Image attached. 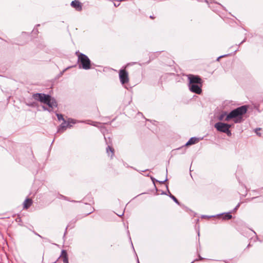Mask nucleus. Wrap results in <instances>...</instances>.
I'll use <instances>...</instances> for the list:
<instances>
[{
  "label": "nucleus",
  "mask_w": 263,
  "mask_h": 263,
  "mask_svg": "<svg viewBox=\"0 0 263 263\" xmlns=\"http://www.w3.org/2000/svg\"><path fill=\"white\" fill-rule=\"evenodd\" d=\"M247 109L248 107L247 106H241L233 110L228 115L226 112L222 113L220 115L219 119L222 120L224 117L226 116L224 119L226 121H229L231 119H235L234 122L235 123H240L242 120V116L247 112Z\"/></svg>",
  "instance_id": "f257e3e1"
},
{
  "label": "nucleus",
  "mask_w": 263,
  "mask_h": 263,
  "mask_svg": "<svg viewBox=\"0 0 263 263\" xmlns=\"http://www.w3.org/2000/svg\"><path fill=\"white\" fill-rule=\"evenodd\" d=\"M32 200L30 198L26 199L23 203V208L25 209H28L32 204Z\"/></svg>",
  "instance_id": "f8f14e48"
},
{
  "label": "nucleus",
  "mask_w": 263,
  "mask_h": 263,
  "mask_svg": "<svg viewBox=\"0 0 263 263\" xmlns=\"http://www.w3.org/2000/svg\"><path fill=\"white\" fill-rule=\"evenodd\" d=\"M255 132H256V133L257 134V135H259V136H260V135H261V134H260V133H259L258 130H255Z\"/></svg>",
  "instance_id": "a211bd4d"
},
{
  "label": "nucleus",
  "mask_w": 263,
  "mask_h": 263,
  "mask_svg": "<svg viewBox=\"0 0 263 263\" xmlns=\"http://www.w3.org/2000/svg\"><path fill=\"white\" fill-rule=\"evenodd\" d=\"M260 130V128H256V130Z\"/></svg>",
  "instance_id": "4be33fe9"
},
{
  "label": "nucleus",
  "mask_w": 263,
  "mask_h": 263,
  "mask_svg": "<svg viewBox=\"0 0 263 263\" xmlns=\"http://www.w3.org/2000/svg\"><path fill=\"white\" fill-rule=\"evenodd\" d=\"M165 181H166V180H164V181H159V182H160V183H162H162H163Z\"/></svg>",
  "instance_id": "6ab92c4d"
},
{
  "label": "nucleus",
  "mask_w": 263,
  "mask_h": 263,
  "mask_svg": "<svg viewBox=\"0 0 263 263\" xmlns=\"http://www.w3.org/2000/svg\"><path fill=\"white\" fill-rule=\"evenodd\" d=\"M43 109H44V110H46V109H46V108L45 107H44V106H43Z\"/></svg>",
  "instance_id": "5701e85b"
},
{
  "label": "nucleus",
  "mask_w": 263,
  "mask_h": 263,
  "mask_svg": "<svg viewBox=\"0 0 263 263\" xmlns=\"http://www.w3.org/2000/svg\"><path fill=\"white\" fill-rule=\"evenodd\" d=\"M223 57V56H220L217 58V60H219V59Z\"/></svg>",
  "instance_id": "aec40b11"
},
{
  "label": "nucleus",
  "mask_w": 263,
  "mask_h": 263,
  "mask_svg": "<svg viewBox=\"0 0 263 263\" xmlns=\"http://www.w3.org/2000/svg\"><path fill=\"white\" fill-rule=\"evenodd\" d=\"M32 97L34 100L47 105L49 107L51 108V110L58 106V104L55 100L49 95L36 93H34Z\"/></svg>",
  "instance_id": "f03ea898"
},
{
  "label": "nucleus",
  "mask_w": 263,
  "mask_h": 263,
  "mask_svg": "<svg viewBox=\"0 0 263 263\" xmlns=\"http://www.w3.org/2000/svg\"><path fill=\"white\" fill-rule=\"evenodd\" d=\"M225 133L227 134V135L228 136H230L231 135V132L230 130V128H228V129L227 130V131Z\"/></svg>",
  "instance_id": "f3484780"
},
{
  "label": "nucleus",
  "mask_w": 263,
  "mask_h": 263,
  "mask_svg": "<svg viewBox=\"0 0 263 263\" xmlns=\"http://www.w3.org/2000/svg\"><path fill=\"white\" fill-rule=\"evenodd\" d=\"M108 145L106 148V153L108 154V156H110L111 158H112L114 156L115 154V149L114 148L111 146V142L110 141L109 143H107Z\"/></svg>",
  "instance_id": "1a4fd4ad"
},
{
  "label": "nucleus",
  "mask_w": 263,
  "mask_h": 263,
  "mask_svg": "<svg viewBox=\"0 0 263 263\" xmlns=\"http://www.w3.org/2000/svg\"><path fill=\"white\" fill-rule=\"evenodd\" d=\"M76 54L78 56V62L81 63L82 68L86 70L90 69L91 62L88 57L79 52H77Z\"/></svg>",
  "instance_id": "7ed1b4c3"
},
{
  "label": "nucleus",
  "mask_w": 263,
  "mask_h": 263,
  "mask_svg": "<svg viewBox=\"0 0 263 263\" xmlns=\"http://www.w3.org/2000/svg\"><path fill=\"white\" fill-rule=\"evenodd\" d=\"M170 197L176 203H177L178 204H179L180 203L179 202V201L177 200V199L173 195H172L171 194H170Z\"/></svg>",
  "instance_id": "2eb2a0df"
},
{
  "label": "nucleus",
  "mask_w": 263,
  "mask_h": 263,
  "mask_svg": "<svg viewBox=\"0 0 263 263\" xmlns=\"http://www.w3.org/2000/svg\"><path fill=\"white\" fill-rule=\"evenodd\" d=\"M232 217V215L230 213H227L223 216V219L224 220L231 219Z\"/></svg>",
  "instance_id": "4468645a"
},
{
  "label": "nucleus",
  "mask_w": 263,
  "mask_h": 263,
  "mask_svg": "<svg viewBox=\"0 0 263 263\" xmlns=\"http://www.w3.org/2000/svg\"><path fill=\"white\" fill-rule=\"evenodd\" d=\"M214 127L218 131L226 133L228 128H230L231 127V125L222 122H218L214 125Z\"/></svg>",
  "instance_id": "39448f33"
},
{
  "label": "nucleus",
  "mask_w": 263,
  "mask_h": 263,
  "mask_svg": "<svg viewBox=\"0 0 263 263\" xmlns=\"http://www.w3.org/2000/svg\"><path fill=\"white\" fill-rule=\"evenodd\" d=\"M71 6L77 10H80L82 8L81 3L77 1H72Z\"/></svg>",
  "instance_id": "9d476101"
},
{
  "label": "nucleus",
  "mask_w": 263,
  "mask_h": 263,
  "mask_svg": "<svg viewBox=\"0 0 263 263\" xmlns=\"http://www.w3.org/2000/svg\"><path fill=\"white\" fill-rule=\"evenodd\" d=\"M119 77L120 81L122 84H126L129 82V79L128 73L125 69L119 70Z\"/></svg>",
  "instance_id": "20e7f679"
},
{
  "label": "nucleus",
  "mask_w": 263,
  "mask_h": 263,
  "mask_svg": "<svg viewBox=\"0 0 263 263\" xmlns=\"http://www.w3.org/2000/svg\"><path fill=\"white\" fill-rule=\"evenodd\" d=\"M202 84H189L190 90L193 92L199 95L202 92Z\"/></svg>",
  "instance_id": "0eeeda50"
},
{
  "label": "nucleus",
  "mask_w": 263,
  "mask_h": 263,
  "mask_svg": "<svg viewBox=\"0 0 263 263\" xmlns=\"http://www.w3.org/2000/svg\"><path fill=\"white\" fill-rule=\"evenodd\" d=\"M60 257L63 259V263H68V255L66 250L62 251Z\"/></svg>",
  "instance_id": "9b49d317"
},
{
  "label": "nucleus",
  "mask_w": 263,
  "mask_h": 263,
  "mask_svg": "<svg viewBox=\"0 0 263 263\" xmlns=\"http://www.w3.org/2000/svg\"><path fill=\"white\" fill-rule=\"evenodd\" d=\"M187 77L189 80V84H202V80L198 76L189 74Z\"/></svg>",
  "instance_id": "423d86ee"
},
{
  "label": "nucleus",
  "mask_w": 263,
  "mask_h": 263,
  "mask_svg": "<svg viewBox=\"0 0 263 263\" xmlns=\"http://www.w3.org/2000/svg\"><path fill=\"white\" fill-rule=\"evenodd\" d=\"M62 198H63L64 199H67V198L65 196H62Z\"/></svg>",
  "instance_id": "412c9836"
},
{
  "label": "nucleus",
  "mask_w": 263,
  "mask_h": 263,
  "mask_svg": "<svg viewBox=\"0 0 263 263\" xmlns=\"http://www.w3.org/2000/svg\"><path fill=\"white\" fill-rule=\"evenodd\" d=\"M198 138L195 137H192L188 141V142L186 143L185 145L188 146L192 144H194L198 142Z\"/></svg>",
  "instance_id": "ddd939ff"
},
{
  "label": "nucleus",
  "mask_w": 263,
  "mask_h": 263,
  "mask_svg": "<svg viewBox=\"0 0 263 263\" xmlns=\"http://www.w3.org/2000/svg\"><path fill=\"white\" fill-rule=\"evenodd\" d=\"M57 116L58 119L59 120H63V121L65 120L62 115L57 114Z\"/></svg>",
  "instance_id": "dca6fc26"
},
{
  "label": "nucleus",
  "mask_w": 263,
  "mask_h": 263,
  "mask_svg": "<svg viewBox=\"0 0 263 263\" xmlns=\"http://www.w3.org/2000/svg\"><path fill=\"white\" fill-rule=\"evenodd\" d=\"M70 121L69 120L68 122H67L65 120H64L63 123L60 125L58 128V133H63L64 132L67 127H71V125L70 124V123H74V122L72 121V120H71Z\"/></svg>",
  "instance_id": "6e6552de"
}]
</instances>
